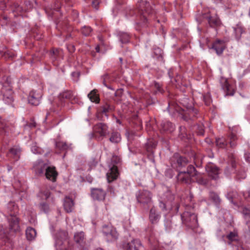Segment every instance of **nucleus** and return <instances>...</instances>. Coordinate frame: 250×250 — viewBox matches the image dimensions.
I'll return each mask as SVG.
<instances>
[{"label":"nucleus","mask_w":250,"mask_h":250,"mask_svg":"<svg viewBox=\"0 0 250 250\" xmlns=\"http://www.w3.org/2000/svg\"><path fill=\"white\" fill-rule=\"evenodd\" d=\"M84 234L83 232H78L75 234L74 239L77 243H82L84 239Z\"/></svg>","instance_id":"bb28decb"},{"label":"nucleus","mask_w":250,"mask_h":250,"mask_svg":"<svg viewBox=\"0 0 250 250\" xmlns=\"http://www.w3.org/2000/svg\"><path fill=\"white\" fill-rule=\"evenodd\" d=\"M121 138L118 132H113L110 138V141L114 143H118L121 141Z\"/></svg>","instance_id":"b1692460"},{"label":"nucleus","mask_w":250,"mask_h":250,"mask_svg":"<svg viewBox=\"0 0 250 250\" xmlns=\"http://www.w3.org/2000/svg\"><path fill=\"white\" fill-rule=\"evenodd\" d=\"M120 40L122 43H126L129 40V36L126 34H122L120 36Z\"/></svg>","instance_id":"72a5a7b5"},{"label":"nucleus","mask_w":250,"mask_h":250,"mask_svg":"<svg viewBox=\"0 0 250 250\" xmlns=\"http://www.w3.org/2000/svg\"><path fill=\"white\" fill-rule=\"evenodd\" d=\"M72 76L73 77H75L76 78V79H75L74 80L77 81V79L78 78V77H79V76H80V72H73V73H72Z\"/></svg>","instance_id":"a18cd8bd"},{"label":"nucleus","mask_w":250,"mask_h":250,"mask_svg":"<svg viewBox=\"0 0 250 250\" xmlns=\"http://www.w3.org/2000/svg\"><path fill=\"white\" fill-rule=\"evenodd\" d=\"M14 56V54L12 53L6 52L4 54L3 57L5 59H8L6 61H10V58H12Z\"/></svg>","instance_id":"79ce46f5"},{"label":"nucleus","mask_w":250,"mask_h":250,"mask_svg":"<svg viewBox=\"0 0 250 250\" xmlns=\"http://www.w3.org/2000/svg\"><path fill=\"white\" fill-rule=\"evenodd\" d=\"M206 170L209 176L212 179H216L219 174V169L213 164H208L206 166Z\"/></svg>","instance_id":"9b49d317"},{"label":"nucleus","mask_w":250,"mask_h":250,"mask_svg":"<svg viewBox=\"0 0 250 250\" xmlns=\"http://www.w3.org/2000/svg\"><path fill=\"white\" fill-rule=\"evenodd\" d=\"M109 106L107 105L106 106H105V107H103V112H106L108 111V109H109Z\"/></svg>","instance_id":"09e8293b"},{"label":"nucleus","mask_w":250,"mask_h":250,"mask_svg":"<svg viewBox=\"0 0 250 250\" xmlns=\"http://www.w3.org/2000/svg\"><path fill=\"white\" fill-rule=\"evenodd\" d=\"M36 231L31 227H28L26 230V236L29 241H32L36 236Z\"/></svg>","instance_id":"a211bd4d"},{"label":"nucleus","mask_w":250,"mask_h":250,"mask_svg":"<svg viewBox=\"0 0 250 250\" xmlns=\"http://www.w3.org/2000/svg\"><path fill=\"white\" fill-rule=\"evenodd\" d=\"M97 93V90L94 89L88 94V97L91 102L98 103L100 101V98Z\"/></svg>","instance_id":"6ab92c4d"},{"label":"nucleus","mask_w":250,"mask_h":250,"mask_svg":"<svg viewBox=\"0 0 250 250\" xmlns=\"http://www.w3.org/2000/svg\"><path fill=\"white\" fill-rule=\"evenodd\" d=\"M40 208L44 212H47L49 210L48 206L45 203L41 204L40 205Z\"/></svg>","instance_id":"ea45409f"},{"label":"nucleus","mask_w":250,"mask_h":250,"mask_svg":"<svg viewBox=\"0 0 250 250\" xmlns=\"http://www.w3.org/2000/svg\"><path fill=\"white\" fill-rule=\"evenodd\" d=\"M159 207L161 208L162 210H164L166 209V205L162 201H160L159 203Z\"/></svg>","instance_id":"c03bdc74"},{"label":"nucleus","mask_w":250,"mask_h":250,"mask_svg":"<svg viewBox=\"0 0 250 250\" xmlns=\"http://www.w3.org/2000/svg\"><path fill=\"white\" fill-rule=\"evenodd\" d=\"M120 61L121 62H122V61H123L122 59V58H120Z\"/></svg>","instance_id":"4d7b16f0"},{"label":"nucleus","mask_w":250,"mask_h":250,"mask_svg":"<svg viewBox=\"0 0 250 250\" xmlns=\"http://www.w3.org/2000/svg\"><path fill=\"white\" fill-rule=\"evenodd\" d=\"M42 95V88L32 90L28 97V102L32 105H38L40 104V99Z\"/></svg>","instance_id":"39448f33"},{"label":"nucleus","mask_w":250,"mask_h":250,"mask_svg":"<svg viewBox=\"0 0 250 250\" xmlns=\"http://www.w3.org/2000/svg\"><path fill=\"white\" fill-rule=\"evenodd\" d=\"M237 137L234 134H231L230 136V145L231 147H234L236 146V144L234 143L233 142L236 140Z\"/></svg>","instance_id":"c9c22d12"},{"label":"nucleus","mask_w":250,"mask_h":250,"mask_svg":"<svg viewBox=\"0 0 250 250\" xmlns=\"http://www.w3.org/2000/svg\"><path fill=\"white\" fill-rule=\"evenodd\" d=\"M197 176V171L194 167L190 165L188 167L187 171L180 172L178 175L179 181L185 183H188L191 181L197 180L194 177Z\"/></svg>","instance_id":"f03ea898"},{"label":"nucleus","mask_w":250,"mask_h":250,"mask_svg":"<svg viewBox=\"0 0 250 250\" xmlns=\"http://www.w3.org/2000/svg\"><path fill=\"white\" fill-rule=\"evenodd\" d=\"M46 165L43 163H40L38 166L35 167L36 173L39 175L42 174L44 171H46Z\"/></svg>","instance_id":"4be33fe9"},{"label":"nucleus","mask_w":250,"mask_h":250,"mask_svg":"<svg viewBox=\"0 0 250 250\" xmlns=\"http://www.w3.org/2000/svg\"><path fill=\"white\" fill-rule=\"evenodd\" d=\"M103 233L105 238L108 242H113L116 240L119 235L116 229L110 225L103 226Z\"/></svg>","instance_id":"7ed1b4c3"},{"label":"nucleus","mask_w":250,"mask_h":250,"mask_svg":"<svg viewBox=\"0 0 250 250\" xmlns=\"http://www.w3.org/2000/svg\"><path fill=\"white\" fill-rule=\"evenodd\" d=\"M186 101H184L183 104H184V106H185L187 109L191 110V111L194 112L195 113H196V110H194V109L193 108V107H192V105L191 104H187L186 103Z\"/></svg>","instance_id":"58836bf2"},{"label":"nucleus","mask_w":250,"mask_h":250,"mask_svg":"<svg viewBox=\"0 0 250 250\" xmlns=\"http://www.w3.org/2000/svg\"><path fill=\"white\" fill-rule=\"evenodd\" d=\"M67 49L70 53H73L75 50V48L74 45L69 44L67 46Z\"/></svg>","instance_id":"37998d69"},{"label":"nucleus","mask_w":250,"mask_h":250,"mask_svg":"<svg viewBox=\"0 0 250 250\" xmlns=\"http://www.w3.org/2000/svg\"><path fill=\"white\" fill-rule=\"evenodd\" d=\"M91 194L94 200L102 201L105 198L106 192L101 188H95L91 189Z\"/></svg>","instance_id":"6e6552de"},{"label":"nucleus","mask_w":250,"mask_h":250,"mask_svg":"<svg viewBox=\"0 0 250 250\" xmlns=\"http://www.w3.org/2000/svg\"><path fill=\"white\" fill-rule=\"evenodd\" d=\"M10 229L14 231H18L20 229L19 220L16 216H11L9 218Z\"/></svg>","instance_id":"2eb2a0df"},{"label":"nucleus","mask_w":250,"mask_h":250,"mask_svg":"<svg viewBox=\"0 0 250 250\" xmlns=\"http://www.w3.org/2000/svg\"><path fill=\"white\" fill-rule=\"evenodd\" d=\"M114 159H115V163H118V162H120V159L117 156H115V157L113 156L112 160L113 161L114 160Z\"/></svg>","instance_id":"de8ad7c7"},{"label":"nucleus","mask_w":250,"mask_h":250,"mask_svg":"<svg viewBox=\"0 0 250 250\" xmlns=\"http://www.w3.org/2000/svg\"><path fill=\"white\" fill-rule=\"evenodd\" d=\"M3 100L7 103H9L13 101V92L10 88L6 89L5 88H2Z\"/></svg>","instance_id":"dca6fc26"},{"label":"nucleus","mask_w":250,"mask_h":250,"mask_svg":"<svg viewBox=\"0 0 250 250\" xmlns=\"http://www.w3.org/2000/svg\"><path fill=\"white\" fill-rule=\"evenodd\" d=\"M160 215L157 214L154 208H151L150 211L149 219L152 223L157 222L159 219Z\"/></svg>","instance_id":"aec40b11"},{"label":"nucleus","mask_w":250,"mask_h":250,"mask_svg":"<svg viewBox=\"0 0 250 250\" xmlns=\"http://www.w3.org/2000/svg\"><path fill=\"white\" fill-rule=\"evenodd\" d=\"M234 31L236 38L237 39H239L241 37L242 34L244 32V30L242 27L237 25L236 27L234 28Z\"/></svg>","instance_id":"c85d7f7f"},{"label":"nucleus","mask_w":250,"mask_h":250,"mask_svg":"<svg viewBox=\"0 0 250 250\" xmlns=\"http://www.w3.org/2000/svg\"><path fill=\"white\" fill-rule=\"evenodd\" d=\"M50 193L48 189L42 190L40 193V196L42 199L46 200L50 196Z\"/></svg>","instance_id":"7c9ffc66"},{"label":"nucleus","mask_w":250,"mask_h":250,"mask_svg":"<svg viewBox=\"0 0 250 250\" xmlns=\"http://www.w3.org/2000/svg\"><path fill=\"white\" fill-rule=\"evenodd\" d=\"M107 128L105 124L99 123L93 127V131L95 134L98 135L100 137H104L107 134Z\"/></svg>","instance_id":"423d86ee"},{"label":"nucleus","mask_w":250,"mask_h":250,"mask_svg":"<svg viewBox=\"0 0 250 250\" xmlns=\"http://www.w3.org/2000/svg\"><path fill=\"white\" fill-rule=\"evenodd\" d=\"M221 83L222 85L223 89L227 92L226 95H233L232 93H229L230 86L228 83V80L226 79L222 78L221 80Z\"/></svg>","instance_id":"412c9836"},{"label":"nucleus","mask_w":250,"mask_h":250,"mask_svg":"<svg viewBox=\"0 0 250 250\" xmlns=\"http://www.w3.org/2000/svg\"><path fill=\"white\" fill-rule=\"evenodd\" d=\"M65 1L66 2H69L71 1V0H65Z\"/></svg>","instance_id":"603ef678"},{"label":"nucleus","mask_w":250,"mask_h":250,"mask_svg":"<svg viewBox=\"0 0 250 250\" xmlns=\"http://www.w3.org/2000/svg\"><path fill=\"white\" fill-rule=\"evenodd\" d=\"M151 194L147 190L142 191L138 197V200L141 203L147 204L151 202Z\"/></svg>","instance_id":"9d476101"},{"label":"nucleus","mask_w":250,"mask_h":250,"mask_svg":"<svg viewBox=\"0 0 250 250\" xmlns=\"http://www.w3.org/2000/svg\"><path fill=\"white\" fill-rule=\"evenodd\" d=\"M159 57H161V58H162V56L161 55H160Z\"/></svg>","instance_id":"13d9d810"},{"label":"nucleus","mask_w":250,"mask_h":250,"mask_svg":"<svg viewBox=\"0 0 250 250\" xmlns=\"http://www.w3.org/2000/svg\"><path fill=\"white\" fill-rule=\"evenodd\" d=\"M161 126L164 130L166 131H169L171 132L174 129L173 125L171 123L169 122H166L162 123L161 124Z\"/></svg>","instance_id":"a878e982"},{"label":"nucleus","mask_w":250,"mask_h":250,"mask_svg":"<svg viewBox=\"0 0 250 250\" xmlns=\"http://www.w3.org/2000/svg\"><path fill=\"white\" fill-rule=\"evenodd\" d=\"M60 96L62 98L70 99L71 96V92L70 91H66L60 95Z\"/></svg>","instance_id":"e433bc0d"},{"label":"nucleus","mask_w":250,"mask_h":250,"mask_svg":"<svg viewBox=\"0 0 250 250\" xmlns=\"http://www.w3.org/2000/svg\"><path fill=\"white\" fill-rule=\"evenodd\" d=\"M216 145L220 148L225 147L227 146V144L225 139L224 138L216 139Z\"/></svg>","instance_id":"cd10ccee"},{"label":"nucleus","mask_w":250,"mask_h":250,"mask_svg":"<svg viewBox=\"0 0 250 250\" xmlns=\"http://www.w3.org/2000/svg\"><path fill=\"white\" fill-rule=\"evenodd\" d=\"M212 48L217 54H221L226 48L225 42L220 40H217L212 44Z\"/></svg>","instance_id":"f8f14e48"},{"label":"nucleus","mask_w":250,"mask_h":250,"mask_svg":"<svg viewBox=\"0 0 250 250\" xmlns=\"http://www.w3.org/2000/svg\"><path fill=\"white\" fill-rule=\"evenodd\" d=\"M177 162L179 166L184 167L186 165L187 161L185 158L180 157L177 159Z\"/></svg>","instance_id":"473e14b6"},{"label":"nucleus","mask_w":250,"mask_h":250,"mask_svg":"<svg viewBox=\"0 0 250 250\" xmlns=\"http://www.w3.org/2000/svg\"><path fill=\"white\" fill-rule=\"evenodd\" d=\"M63 206L65 210L67 212H71L74 207L73 201L69 197H65L64 200Z\"/></svg>","instance_id":"f3484780"},{"label":"nucleus","mask_w":250,"mask_h":250,"mask_svg":"<svg viewBox=\"0 0 250 250\" xmlns=\"http://www.w3.org/2000/svg\"><path fill=\"white\" fill-rule=\"evenodd\" d=\"M100 3V0H93L92 2V6L96 10H98L99 8V4Z\"/></svg>","instance_id":"f704fd0d"},{"label":"nucleus","mask_w":250,"mask_h":250,"mask_svg":"<svg viewBox=\"0 0 250 250\" xmlns=\"http://www.w3.org/2000/svg\"><path fill=\"white\" fill-rule=\"evenodd\" d=\"M103 250L102 249H97V250Z\"/></svg>","instance_id":"6e6d98bb"},{"label":"nucleus","mask_w":250,"mask_h":250,"mask_svg":"<svg viewBox=\"0 0 250 250\" xmlns=\"http://www.w3.org/2000/svg\"><path fill=\"white\" fill-rule=\"evenodd\" d=\"M95 49H96V51L97 52H100V46H99V45H97Z\"/></svg>","instance_id":"3c124183"},{"label":"nucleus","mask_w":250,"mask_h":250,"mask_svg":"<svg viewBox=\"0 0 250 250\" xmlns=\"http://www.w3.org/2000/svg\"><path fill=\"white\" fill-rule=\"evenodd\" d=\"M62 52V50L56 48H53L50 52V57L53 61H55L56 58L59 56Z\"/></svg>","instance_id":"5701e85b"},{"label":"nucleus","mask_w":250,"mask_h":250,"mask_svg":"<svg viewBox=\"0 0 250 250\" xmlns=\"http://www.w3.org/2000/svg\"><path fill=\"white\" fill-rule=\"evenodd\" d=\"M56 146L57 148L61 150H66L68 148L66 143L62 141L57 142Z\"/></svg>","instance_id":"c756f323"},{"label":"nucleus","mask_w":250,"mask_h":250,"mask_svg":"<svg viewBox=\"0 0 250 250\" xmlns=\"http://www.w3.org/2000/svg\"><path fill=\"white\" fill-rule=\"evenodd\" d=\"M20 150L16 148H12L9 151V154L13 156L16 160H18L20 158Z\"/></svg>","instance_id":"393cba45"},{"label":"nucleus","mask_w":250,"mask_h":250,"mask_svg":"<svg viewBox=\"0 0 250 250\" xmlns=\"http://www.w3.org/2000/svg\"><path fill=\"white\" fill-rule=\"evenodd\" d=\"M92 29L89 26H83L82 29V33L85 36H89L91 33Z\"/></svg>","instance_id":"2f4dec72"},{"label":"nucleus","mask_w":250,"mask_h":250,"mask_svg":"<svg viewBox=\"0 0 250 250\" xmlns=\"http://www.w3.org/2000/svg\"><path fill=\"white\" fill-rule=\"evenodd\" d=\"M244 196L249 201H250V192L244 193Z\"/></svg>","instance_id":"49530a36"},{"label":"nucleus","mask_w":250,"mask_h":250,"mask_svg":"<svg viewBox=\"0 0 250 250\" xmlns=\"http://www.w3.org/2000/svg\"><path fill=\"white\" fill-rule=\"evenodd\" d=\"M182 218L186 222L192 223L193 226H195L197 224V217L194 213L185 211L182 215Z\"/></svg>","instance_id":"1a4fd4ad"},{"label":"nucleus","mask_w":250,"mask_h":250,"mask_svg":"<svg viewBox=\"0 0 250 250\" xmlns=\"http://www.w3.org/2000/svg\"><path fill=\"white\" fill-rule=\"evenodd\" d=\"M248 215L250 216V211H249V212L248 213Z\"/></svg>","instance_id":"5fc2aeb1"},{"label":"nucleus","mask_w":250,"mask_h":250,"mask_svg":"<svg viewBox=\"0 0 250 250\" xmlns=\"http://www.w3.org/2000/svg\"><path fill=\"white\" fill-rule=\"evenodd\" d=\"M118 176L117 167L115 166L112 167L106 174L107 179L108 182H111L115 180Z\"/></svg>","instance_id":"4468645a"},{"label":"nucleus","mask_w":250,"mask_h":250,"mask_svg":"<svg viewBox=\"0 0 250 250\" xmlns=\"http://www.w3.org/2000/svg\"><path fill=\"white\" fill-rule=\"evenodd\" d=\"M45 175L47 179L54 182L56 181L58 173L55 167H48L46 168Z\"/></svg>","instance_id":"ddd939ff"},{"label":"nucleus","mask_w":250,"mask_h":250,"mask_svg":"<svg viewBox=\"0 0 250 250\" xmlns=\"http://www.w3.org/2000/svg\"><path fill=\"white\" fill-rule=\"evenodd\" d=\"M139 8L140 11L141 21L137 23L138 27L137 30H140V27L146 26L147 22V16L152 14L153 12L150 4L145 1H141L139 3Z\"/></svg>","instance_id":"f257e3e1"},{"label":"nucleus","mask_w":250,"mask_h":250,"mask_svg":"<svg viewBox=\"0 0 250 250\" xmlns=\"http://www.w3.org/2000/svg\"><path fill=\"white\" fill-rule=\"evenodd\" d=\"M246 160L249 162H250V153H248V154H247L246 155Z\"/></svg>","instance_id":"8fccbe9b"},{"label":"nucleus","mask_w":250,"mask_h":250,"mask_svg":"<svg viewBox=\"0 0 250 250\" xmlns=\"http://www.w3.org/2000/svg\"><path fill=\"white\" fill-rule=\"evenodd\" d=\"M123 247L126 250H139L142 247V244L139 239H133L130 242L125 243Z\"/></svg>","instance_id":"0eeeda50"},{"label":"nucleus","mask_w":250,"mask_h":250,"mask_svg":"<svg viewBox=\"0 0 250 250\" xmlns=\"http://www.w3.org/2000/svg\"><path fill=\"white\" fill-rule=\"evenodd\" d=\"M209 102H208L205 101V103H206V104H209Z\"/></svg>","instance_id":"864d4df0"},{"label":"nucleus","mask_w":250,"mask_h":250,"mask_svg":"<svg viewBox=\"0 0 250 250\" xmlns=\"http://www.w3.org/2000/svg\"><path fill=\"white\" fill-rule=\"evenodd\" d=\"M236 235L235 233L231 232L227 236L228 238L230 241H234L235 240V237Z\"/></svg>","instance_id":"a19ab883"},{"label":"nucleus","mask_w":250,"mask_h":250,"mask_svg":"<svg viewBox=\"0 0 250 250\" xmlns=\"http://www.w3.org/2000/svg\"><path fill=\"white\" fill-rule=\"evenodd\" d=\"M203 17L208 20L209 26L211 27H219L221 25V21L216 14L210 10L203 14Z\"/></svg>","instance_id":"20e7f679"},{"label":"nucleus","mask_w":250,"mask_h":250,"mask_svg":"<svg viewBox=\"0 0 250 250\" xmlns=\"http://www.w3.org/2000/svg\"><path fill=\"white\" fill-rule=\"evenodd\" d=\"M31 150L35 154L41 153L42 152V149L35 145L32 146Z\"/></svg>","instance_id":"4c0bfd02"}]
</instances>
